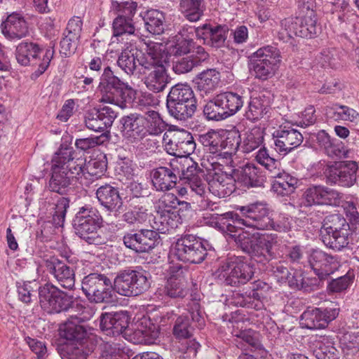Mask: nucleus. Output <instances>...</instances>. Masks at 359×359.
I'll return each instance as SVG.
<instances>
[{"mask_svg":"<svg viewBox=\"0 0 359 359\" xmlns=\"http://www.w3.org/2000/svg\"><path fill=\"white\" fill-rule=\"evenodd\" d=\"M236 210L240 212L241 216L237 213L228 212L217 215L214 222L216 227L232 238L233 235L237 234L239 231L235 225L236 222L258 230L269 228L276 229L271 211L266 203L255 202L238 206Z\"/></svg>","mask_w":359,"mask_h":359,"instance_id":"f257e3e1","label":"nucleus"},{"mask_svg":"<svg viewBox=\"0 0 359 359\" xmlns=\"http://www.w3.org/2000/svg\"><path fill=\"white\" fill-rule=\"evenodd\" d=\"M186 169H180L170 163V167L160 166L154 169L151 172L152 184L156 191H165L174 188L179 180L187 184L190 189L199 196L205 192L204 183V171L200 168L198 163L186 160Z\"/></svg>","mask_w":359,"mask_h":359,"instance_id":"f03ea898","label":"nucleus"},{"mask_svg":"<svg viewBox=\"0 0 359 359\" xmlns=\"http://www.w3.org/2000/svg\"><path fill=\"white\" fill-rule=\"evenodd\" d=\"M72 147L61 146L51 160L50 177L48 183L49 191L66 194L79 177L82 159L74 160Z\"/></svg>","mask_w":359,"mask_h":359,"instance_id":"7ed1b4c3","label":"nucleus"},{"mask_svg":"<svg viewBox=\"0 0 359 359\" xmlns=\"http://www.w3.org/2000/svg\"><path fill=\"white\" fill-rule=\"evenodd\" d=\"M97 88L101 94L100 102L113 104L121 109L130 106L136 97V90L116 76L110 67L104 69Z\"/></svg>","mask_w":359,"mask_h":359,"instance_id":"20e7f679","label":"nucleus"},{"mask_svg":"<svg viewBox=\"0 0 359 359\" xmlns=\"http://www.w3.org/2000/svg\"><path fill=\"white\" fill-rule=\"evenodd\" d=\"M265 175L254 163H248L234 168L229 174L217 178L218 188L224 194L230 195L237 188L260 187L264 185Z\"/></svg>","mask_w":359,"mask_h":359,"instance_id":"39448f33","label":"nucleus"},{"mask_svg":"<svg viewBox=\"0 0 359 359\" xmlns=\"http://www.w3.org/2000/svg\"><path fill=\"white\" fill-rule=\"evenodd\" d=\"M75 233L89 244L104 243V238L98 233L102 226L103 218L99 210L90 205L79 208L74 219Z\"/></svg>","mask_w":359,"mask_h":359,"instance_id":"423d86ee","label":"nucleus"},{"mask_svg":"<svg viewBox=\"0 0 359 359\" xmlns=\"http://www.w3.org/2000/svg\"><path fill=\"white\" fill-rule=\"evenodd\" d=\"M352 228L346 219L340 214L327 216L320 229L323 243L329 248L341 251L349 243Z\"/></svg>","mask_w":359,"mask_h":359,"instance_id":"0eeeda50","label":"nucleus"},{"mask_svg":"<svg viewBox=\"0 0 359 359\" xmlns=\"http://www.w3.org/2000/svg\"><path fill=\"white\" fill-rule=\"evenodd\" d=\"M166 106L169 114L177 120L187 121L196 109V100L191 88L187 84L173 86L167 96Z\"/></svg>","mask_w":359,"mask_h":359,"instance_id":"6e6552de","label":"nucleus"},{"mask_svg":"<svg viewBox=\"0 0 359 359\" xmlns=\"http://www.w3.org/2000/svg\"><path fill=\"white\" fill-rule=\"evenodd\" d=\"M54 46H49L42 52L36 43L22 42L16 47L15 57L22 66L38 67L32 74V78H38L43 74L50 65L54 55Z\"/></svg>","mask_w":359,"mask_h":359,"instance_id":"1a4fd4ad","label":"nucleus"},{"mask_svg":"<svg viewBox=\"0 0 359 359\" xmlns=\"http://www.w3.org/2000/svg\"><path fill=\"white\" fill-rule=\"evenodd\" d=\"M151 276L147 271L126 269L119 271L113 283V290L121 296L136 297L148 290Z\"/></svg>","mask_w":359,"mask_h":359,"instance_id":"9d476101","label":"nucleus"},{"mask_svg":"<svg viewBox=\"0 0 359 359\" xmlns=\"http://www.w3.org/2000/svg\"><path fill=\"white\" fill-rule=\"evenodd\" d=\"M281 29L278 36L280 40L287 42L293 36L302 38H313L317 36L319 28L317 18L313 10L305 15L285 18L280 21Z\"/></svg>","mask_w":359,"mask_h":359,"instance_id":"9b49d317","label":"nucleus"},{"mask_svg":"<svg viewBox=\"0 0 359 359\" xmlns=\"http://www.w3.org/2000/svg\"><path fill=\"white\" fill-rule=\"evenodd\" d=\"M219 270L225 285L233 287L246 284L255 273L253 264L248 258L242 256L228 258L220 266Z\"/></svg>","mask_w":359,"mask_h":359,"instance_id":"f8f14e48","label":"nucleus"},{"mask_svg":"<svg viewBox=\"0 0 359 359\" xmlns=\"http://www.w3.org/2000/svg\"><path fill=\"white\" fill-rule=\"evenodd\" d=\"M280 62V54L277 48L264 46L250 55V69L256 78L265 81L273 76Z\"/></svg>","mask_w":359,"mask_h":359,"instance_id":"ddd939ff","label":"nucleus"},{"mask_svg":"<svg viewBox=\"0 0 359 359\" xmlns=\"http://www.w3.org/2000/svg\"><path fill=\"white\" fill-rule=\"evenodd\" d=\"M174 255L182 262L190 264L203 262L207 249L201 239L192 234H186L178 238L174 246Z\"/></svg>","mask_w":359,"mask_h":359,"instance_id":"4468645a","label":"nucleus"},{"mask_svg":"<svg viewBox=\"0 0 359 359\" xmlns=\"http://www.w3.org/2000/svg\"><path fill=\"white\" fill-rule=\"evenodd\" d=\"M81 290L91 302H107L112 297L113 283L104 274L91 273L81 283Z\"/></svg>","mask_w":359,"mask_h":359,"instance_id":"2eb2a0df","label":"nucleus"},{"mask_svg":"<svg viewBox=\"0 0 359 359\" xmlns=\"http://www.w3.org/2000/svg\"><path fill=\"white\" fill-rule=\"evenodd\" d=\"M358 170L355 161H339L327 165L323 175L327 184L348 188L355 184Z\"/></svg>","mask_w":359,"mask_h":359,"instance_id":"dca6fc26","label":"nucleus"},{"mask_svg":"<svg viewBox=\"0 0 359 359\" xmlns=\"http://www.w3.org/2000/svg\"><path fill=\"white\" fill-rule=\"evenodd\" d=\"M85 321L86 318L83 317L72 315L60 326V336L69 341L70 344L93 342V328L83 324Z\"/></svg>","mask_w":359,"mask_h":359,"instance_id":"f3484780","label":"nucleus"},{"mask_svg":"<svg viewBox=\"0 0 359 359\" xmlns=\"http://www.w3.org/2000/svg\"><path fill=\"white\" fill-rule=\"evenodd\" d=\"M339 309L333 303L325 308L307 309L301 315L303 327L309 330L324 329L339 315Z\"/></svg>","mask_w":359,"mask_h":359,"instance_id":"a211bd4d","label":"nucleus"},{"mask_svg":"<svg viewBox=\"0 0 359 359\" xmlns=\"http://www.w3.org/2000/svg\"><path fill=\"white\" fill-rule=\"evenodd\" d=\"M159 236L151 229L131 230L123 236L124 245L137 253L148 252L156 246Z\"/></svg>","mask_w":359,"mask_h":359,"instance_id":"6ab92c4d","label":"nucleus"},{"mask_svg":"<svg viewBox=\"0 0 359 359\" xmlns=\"http://www.w3.org/2000/svg\"><path fill=\"white\" fill-rule=\"evenodd\" d=\"M164 141L166 151L172 156L180 158L187 157L193 154L196 145L191 134L185 130L167 135Z\"/></svg>","mask_w":359,"mask_h":359,"instance_id":"aec40b11","label":"nucleus"},{"mask_svg":"<svg viewBox=\"0 0 359 359\" xmlns=\"http://www.w3.org/2000/svg\"><path fill=\"white\" fill-rule=\"evenodd\" d=\"M272 136L275 149L281 155H286L299 147L304 140L302 134L291 126H280Z\"/></svg>","mask_w":359,"mask_h":359,"instance_id":"412c9836","label":"nucleus"},{"mask_svg":"<svg viewBox=\"0 0 359 359\" xmlns=\"http://www.w3.org/2000/svg\"><path fill=\"white\" fill-rule=\"evenodd\" d=\"M194 328L191 325V319L188 316H180L176 319L172 334L174 337L181 341L185 340V344H182L181 349L184 351V354L189 357H196L200 344L194 339H191L193 336Z\"/></svg>","mask_w":359,"mask_h":359,"instance_id":"4be33fe9","label":"nucleus"},{"mask_svg":"<svg viewBox=\"0 0 359 359\" xmlns=\"http://www.w3.org/2000/svg\"><path fill=\"white\" fill-rule=\"evenodd\" d=\"M309 264L320 280L332 274L339 266L337 257L321 250H313L309 256Z\"/></svg>","mask_w":359,"mask_h":359,"instance_id":"5701e85b","label":"nucleus"},{"mask_svg":"<svg viewBox=\"0 0 359 359\" xmlns=\"http://www.w3.org/2000/svg\"><path fill=\"white\" fill-rule=\"evenodd\" d=\"M161 62H167V55L165 50L161 49V46L158 43H149L146 53L139 49L136 73L146 76Z\"/></svg>","mask_w":359,"mask_h":359,"instance_id":"b1692460","label":"nucleus"},{"mask_svg":"<svg viewBox=\"0 0 359 359\" xmlns=\"http://www.w3.org/2000/svg\"><path fill=\"white\" fill-rule=\"evenodd\" d=\"M116 117V112L111 107L105 106L88 111L84 116V123L89 130L104 133L112 125Z\"/></svg>","mask_w":359,"mask_h":359,"instance_id":"393cba45","label":"nucleus"},{"mask_svg":"<svg viewBox=\"0 0 359 359\" xmlns=\"http://www.w3.org/2000/svg\"><path fill=\"white\" fill-rule=\"evenodd\" d=\"M144 116L133 113L122 117V134L130 143H137L147 137Z\"/></svg>","mask_w":359,"mask_h":359,"instance_id":"a878e982","label":"nucleus"},{"mask_svg":"<svg viewBox=\"0 0 359 359\" xmlns=\"http://www.w3.org/2000/svg\"><path fill=\"white\" fill-rule=\"evenodd\" d=\"M45 266L48 273L54 277L61 287L69 290L74 287L75 272L72 267L54 257L46 259Z\"/></svg>","mask_w":359,"mask_h":359,"instance_id":"bb28decb","label":"nucleus"},{"mask_svg":"<svg viewBox=\"0 0 359 359\" xmlns=\"http://www.w3.org/2000/svg\"><path fill=\"white\" fill-rule=\"evenodd\" d=\"M129 324L127 312L105 313L100 316L101 330L109 336H117L122 334Z\"/></svg>","mask_w":359,"mask_h":359,"instance_id":"cd10ccee","label":"nucleus"},{"mask_svg":"<svg viewBox=\"0 0 359 359\" xmlns=\"http://www.w3.org/2000/svg\"><path fill=\"white\" fill-rule=\"evenodd\" d=\"M209 58V54L205 48L198 46L192 50V53L185 57H177L172 62V70L177 74H186L191 72L194 67L201 65Z\"/></svg>","mask_w":359,"mask_h":359,"instance_id":"c85d7f7f","label":"nucleus"},{"mask_svg":"<svg viewBox=\"0 0 359 359\" xmlns=\"http://www.w3.org/2000/svg\"><path fill=\"white\" fill-rule=\"evenodd\" d=\"M255 242L249 255L257 262L264 264L273 258L274 253L272 252V248L277 243L276 234L259 236Z\"/></svg>","mask_w":359,"mask_h":359,"instance_id":"c756f323","label":"nucleus"},{"mask_svg":"<svg viewBox=\"0 0 359 359\" xmlns=\"http://www.w3.org/2000/svg\"><path fill=\"white\" fill-rule=\"evenodd\" d=\"M228 29L225 26L217 25L212 27L204 24L197 29V38L201 39L203 43L213 48H220L224 46L227 37Z\"/></svg>","mask_w":359,"mask_h":359,"instance_id":"7c9ffc66","label":"nucleus"},{"mask_svg":"<svg viewBox=\"0 0 359 359\" xmlns=\"http://www.w3.org/2000/svg\"><path fill=\"white\" fill-rule=\"evenodd\" d=\"M2 34L8 39L19 40L28 34L27 24L18 13L9 15L1 25Z\"/></svg>","mask_w":359,"mask_h":359,"instance_id":"2f4dec72","label":"nucleus"},{"mask_svg":"<svg viewBox=\"0 0 359 359\" xmlns=\"http://www.w3.org/2000/svg\"><path fill=\"white\" fill-rule=\"evenodd\" d=\"M271 103L269 92L260 93L257 97H251L245 113V118L252 122L261 119L269 112Z\"/></svg>","mask_w":359,"mask_h":359,"instance_id":"473e14b6","label":"nucleus"},{"mask_svg":"<svg viewBox=\"0 0 359 359\" xmlns=\"http://www.w3.org/2000/svg\"><path fill=\"white\" fill-rule=\"evenodd\" d=\"M96 196L100 203L107 210L120 212L123 209V201L118 188L105 184L96 191Z\"/></svg>","mask_w":359,"mask_h":359,"instance_id":"72a5a7b5","label":"nucleus"},{"mask_svg":"<svg viewBox=\"0 0 359 359\" xmlns=\"http://www.w3.org/2000/svg\"><path fill=\"white\" fill-rule=\"evenodd\" d=\"M164 63L157 65L144 77L147 88L153 92H162L171 80Z\"/></svg>","mask_w":359,"mask_h":359,"instance_id":"f704fd0d","label":"nucleus"},{"mask_svg":"<svg viewBox=\"0 0 359 359\" xmlns=\"http://www.w3.org/2000/svg\"><path fill=\"white\" fill-rule=\"evenodd\" d=\"M74 160L82 159L81 170L79 172V177H84L86 180H93L98 179L104 175L107 170V161L105 156L102 158H93L86 162V158L83 156L76 157L73 155Z\"/></svg>","mask_w":359,"mask_h":359,"instance_id":"c9c22d12","label":"nucleus"},{"mask_svg":"<svg viewBox=\"0 0 359 359\" xmlns=\"http://www.w3.org/2000/svg\"><path fill=\"white\" fill-rule=\"evenodd\" d=\"M139 49L136 46L126 43L117 60L118 66L128 75L137 72Z\"/></svg>","mask_w":359,"mask_h":359,"instance_id":"e433bc0d","label":"nucleus"},{"mask_svg":"<svg viewBox=\"0 0 359 359\" xmlns=\"http://www.w3.org/2000/svg\"><path fill=\"white\" fill-rule=\"evenodd\" d=\"M274 178L271 189L280 196H288L294 193L297 187L299 180L285 171H280L278 175H272Z\"/></svg>","mask_w":359,"mask_h":359,"instance_id":"4c0bfd02","label":"nucleus"},{"mask_svg":"<svg viewBox=\"0 0 359 359\" xmlns=\"http://www.w3.org/2000/svg\"><path fill=\"white\" fill-rule=\"evenodd\" d=\"M182 222V216L179 213V210L156 214L153 228L158 233H165L170 230L177 228Z\"/></svg>","mask_w":359,"mask_h":359,"instance_id":"58836bf2","label":"nucleus"},{"mask_svg":"<svg viewBox=\"0 0 359 359\" xmlns=\"http://www.w3.org/2000/svg\"><path fill=\"white\" fill-rule=\"evenodd\" d=\"M93 342L65 344L58 349L62 359H87L95 348Z\"/></svg>","mask_w":359,"mask_h":359,"instance_id":"ea45409f","label":"nucleus"},{"mask_svg":"<svg viewBox=\"0 0 359 359\" xmlns=\"http://www.w3.org/2000/svg\"><path fill=\"white\" fill-rule=\"evenodd\" d=\"M196 48L193 39L183 38L181 36H175L165 45V53L167 56L172 55L175 57H181L188 53H192V50ZM168 58L167 57V60Z\"/></svg>","mask_w":359,"mask_h":359,"instance_id":"a19ab883","label":"nucleus"},{"mask_svg":"<svg viewBox=\"0 0 359 359\" xmlns=\"http://www.w3.org/2000/svg\"><path fill=\"white\" fill-rule=\"evenodd\" d=\"M219 80V72L215 69H208L198 74L194 81L198 90L208 94L217 88Z\"/></svg>","mask_w":359,"mask_h":359,"instance_id":"79ce46f5","label":"nucleus"},{"mask_svg":"<svg viewBox=\"0 0 359 359\" xmlns=\"http://www.w3.org/2000/svg\"><path fill=\"white\" fill-rule=\"evenodd\" d=\"M145 29L152 34L159 35L164 32L165 14L156 9L147 11L143 17Z\"/></svg>","mask_w":359,"mask_h":359,"instance_id":"37998d69","label":"nucleus"},{"mask_svg":"<svg viewBox=\"0 0 359 359\" xmlns=\"http://www.w3.org/2000/svg\"><path fill=\"white\" fill-rule=\"evenodd\" d=\"M180 11L190 22H196L203 15L205 6L203 0H181Z\"/></svg>","mask_w":359,"mask_h":359,"instance_id":"c03bdc74","label":"nucleus"},{"mask_svg":"<svg viewBox=\"0 0 359 359\" xmlns=\"http://www.w3.org/2000/svg\"><path fill=\"white\" fill-rule=\"evenodd\" d=\"M217 95L227 117L236 114L243 106V97L236 93L227 91Z\"/></svg>","mask_w":359,"mask_h":359,"instance_id":"a18cd8bd","label":"nucleus"},{"mask_svg":"<svg viewBox=\"0 0 359 359\" xmlns=\"http://www.w3.org/2000/svg\"><path fill=\"white\" fill-rule=\"evenodd\" d=\"M325 114L328 118L334 121H355L359 118V114L353 109L345 105L335 104L325 109Z\"/></svg>","mask_w":359,"mask_h":359,"instance_id":"49530a36","label":"nucleus"},{"mask_svg":"<svg viewBox=\"0 0 359 359\" xmlns=\"http://www.w3.org/2000/svg\"><path fill=\"white\" fill-rule=\"evenodd\" d=\"M163 293L170 298H183L187 294L184 278L171 276L167 280Z\"/></svg>","mask_w":359,"mask_h":359,"instance_id":"de8ad7c7","label":"nucleus"},{"mask_svg":"<svg viewBox=\"0 0 359 359\" xmlns=\"http://www.w3.org/2000/svg\"><path fill=\"white\" fill-rule=\"evenodd\" d=\"M203 114L207 119L212 121H222L228 118L217 95L204 106Z\"/></svg>","mask_w":359,"mask_h":359,"instance_id":"09e8293b","label":"nucleus"},{"mask_svg":"<svg viewBox=\"0 0 359 359\" xmlns=\"http://www.w3.org/2000/svg\"><path fill=\"white\" fill-rule=\"evenodd\" d=\"M112 29L113 36L116 37L135 35L136 31L133 19L123 15H118L114 20Z\"/></svg>","mask_w":359,"mask_h":359,"instance_id":"8fccbe9b","label":"nucleus"},{"mask_svg":"<svg viewBox=\"0 0 359 359\" xmlns=\"http://www.w3.org/2000/svg\"><path fill=\"white\" fill-rule=\"evenodd\" d=\"M56 286L46 283L39 288V304L41 309L48 313H52L53 305L55 301Z\"/></svg>","mask_w":359,"mask_h":359,"instance_id":"3c124183","label":"nucleus"},{"mask_svg":"<svg viewBox=\"0 0 359 359\" xmlns=\"http://www.w3.org/2000/svg\"><path fill=\"white\" fill-rule=\"evenodd\" d=\"M255 160L269 170L271 175L280 174V163L274 158L271 157L266 148H261L257 151Z\"/></svg>","mask_w":359,"mask_h":359,"instance_id":"603ef678","label":"nucleus"},{"mask_svg":"<svg viewBox=\"0 0 359 359\" xmlns=\"http://www.w3.org/2000/svg\"><path fill=\"white\" fill-rule=\"evenodd\" d=\"M241 144L240 135L236 132L228 133L225 139L222 138L221 151L219 155L222 154L225 158L231 157L232 154H236Z\"/></svg>","mask_w":359,"mask_h":359,"instance_id":"864d4df0","label":"nucleus"},{"mask_svg":"<svg viewBox=\"0 0 359 359\" xmlns=\"http://www.w3.org/2000/svg\"><path fill=\"white\" fill-rule=\"evenodd\" d=\"M144 126L148 135H158L163 130V121L159 114L155 111H149L144 116Z\"/></svg>","mask_w":359,"mask_h":359,"instance_id":"5fc2aeb1","label":"nucleus"},{"mask_svg":"<svg viewBox=\"0 0 359 359\" xmlns=\"http://www.w3.org/2000/svg\"><path fill=\"white\" fill-rule=\"evenodd\" d=\"M199 140L201 144L208 149L210 153H219L221 151L222 137L218 132L213 130L201 135Z\"/></svg>","mask_w":359,"mask_h":359,"instance_id":"6e6d98bb","label":"nucleus"},{"mask_svg":"<svg viewBox=\"0 0 359 359\" xmlns=\"http://www.w3.org/2000/svg\"><path fill=\"white\" fill-rule=\"evenodd\" d=\"M178 204L179 199L175 194L165 193L156 203V214L177 211Z\"/></svg>","mask_w":359,"mask_h":359,"instance_id":"4d7b16f0","label":"nucleus"},{"mask_svg":"<svg viewBox=\"0 0 359 359\" xmlns=\"http://www.w3.org/2000/svg\"><path fill=\"white\" fill-rule=\"evenodd\" d=\"M55 298L53 305L52 313H59L62 311H67L70 309L72 304V295L68 294L56 287Z\"/></svg>","mask_w":359,"mask_h":359,"instance_id":"13d9d810","label":"nucleus"},{"mask_svg":"<svg viewBox=\"0 0 359 359\" xmlns=\"http://www.w3.org/2000/svg\"><path fill=\"white\" fill-rule=\"evenodd\" d=\"M323 185L309 187L306 189L303 195L305 200L304 205L306 206L323 205Z\"/></svg>","mask_w":359,"mask_h":359,"instance_id":"bf43d9fd","label":"nucleus"},{"mask_svg":"<svg viewBox=\"0 0 359 359\" xmlns=\"http://www.w3.org/2000/svg\"><path fill=\"white\" fill-rule=\"evenodd\" d=\"M100 359H128V355L117 344L106 342L102 345Z\"/></svg>","mask_w":359,"mask_h":359,"instance_id":"052dcab7","label":"nucleus"},{"mask_svg":"<svg viewBox=\"0 0 359 359\" xmlns=\"http://www.w3.org/2000/svg\"><path fill=\"white\" fill-rule=\"evenodd\" d=\"M263 132L260 128H253L247 134L244 140L243 149L246 153L251 152L258 148L263 142Z\"/></svg>","mask_w":359,"mask_h":359,"instance_id":"680f3d73","label":"nucleus"},{"mask_svg":"<svg viewBox=\"0 0 359 359\" xmlns=\"http://www.w3.org/2000/svg\"><path fill=\"white\" fill-rule=\"evenodd\" d=\"M258 237L259 236L255 234H250L246 231H241L238 234L233 235V238L238 247L248 255L255 243V241H257Z\"/></svg>","mask_w":359,"mask_h":359,"instance_id":"e2e57ef3","label":"nucleus"},{"mask_svg":"<svg viewBox=\"0 0 359 359\" xmlns=\"http://www.w3.org/2000/svg\"><path fill=\"white\" fill-rule=\"evenodd\" d=\"M315 352L318 359H339V351L330 341L321 343Z\"/></svg>","mask_w":359,"mask_h":359,"instance_id":"0e129e2a","label":"nucleus"},{"mask_svg":"<svg viewBox=\"0 0 359 359\" xmlns=\"http://www.w3.org/2000/svg\"><path fill=\"white\" fill-rule=\"evenodd\" d=\"M146 210L142 206H135L133 208L128 209L122 215V219L129 224H134L135 223H142L146 219Z\"/></svg>","mask_w":359,"mask_h":359,"instance_id":"69168bd1","label":"nucleus"},{"mask_svg":"<svg viewBox=\"0 0 359 359\" xmlns=\"http://www.w3.org/2000/svg\"><path fill=\"white\" fill-rule=\"evenodd\" d=\"M32 282L17 283L18 296L22 302L28 304L36 297V290L32 286Z\"/></svg>","mask_w":359,"mask_h":359,"instance_id":"338daca9","label":"nucleus"},{"mask_svg":"<svg viewBox=\"0 0 359 359\" xmlns=\"http://www.w3.org/2000/svg\"><path fill=\"white\" fill-rule=\"evenodd\" d=\"M344 212L350 222V226L353 231L359 229V212L355 204L352 201H346L343 205Z\"/></svg>","mask_w":359,"mask_h":359,"instance_id":"774afa93","label":"nucleus"}]
</instances>
